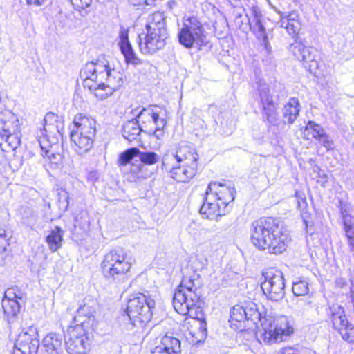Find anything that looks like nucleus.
<instances>
[{
	"label": "nucleus",
	"instance_id": "1",
	"mask_svg": "<svg viewBox=\"0 0 354 354\" xmlns=\"http://www.w3.org/2000/svg\"><path fill=\"white\" fill-rule=\"evenodd\" d=\"M83 86L97 98L102 100L111 96L123 84V75L111 68L104 59L87 62L80 72Z\"/></svg>",
	"mask_w": 354,
	"mask_h": 354
},
{
	"label": "nucleus",
	"instance_id": "2",
	"mask_svg": "<svg viewBox=\"0 0 354 354\" xmlns=\"http://www.w3.org/2000/svg\"><path fill=\"white\" fill-rule=\"evenodd\" d=\"M251 241L260 250L280 254L286 250L291 241L288 231L275 218H261L252 223Z\"/></svg>",
	"mask_w": 354,
	"mask_h": 354
},
{
	"label": "nucleus",
	"instance_id": "3",
	"mask_svg": "<svg viewBox=\"0 0 354 354\" xmlns=\"http://www.w3.org/2000/svg\"><path fill=\"white\" fill-rule=\"evenodd\" d=\"M244 308L245 320L251 321L257 328L260 323L261 328L259 330L260 337L269 344L283 341L284 337L293 333V328L289 326L286 317L275 319L268 315L265 308L261 304H257L252 301H245Z\"/></svg>",
	"mask_w": 354,
	"mask_h": 354
},
{
	"label": "nucleus",
	"instance_id": "4",
	"mask_svg": "<svg viewBox=\"0 0 354 354\" xmlns=\"http://www.w3.org/2000/svg\"><path fill=\"white\" fill-rule=\"evenodd\" d=\"M147 34L142 39L138 37L140 50L143 54H153L162 49L168 38L166 19L163 13L156 12L148 18Z\"/></svg>",
	"mask_w": 354,
	"mask_h": 354
},
{
	"label": "nucleus",
	"instance_id": "5",
	"mask_svg": "<svg viewBox=\"0 0 354 354\" xmlns=\"http://www.w3.org/2000/svg\"><path fill=\"white\" fill-rule=\"evenodd\" d=\"M132 266L126 250L118 248L110 250L103 257L100 269L104 278L110 283H120L127 280Z\"/></svg>",
	"mask_w": 354,
	"mask_h": 354
},
{
	"label": "nucleus",
	"instance_id": "6",
	"mask_svg": "<svg viewBox=\"0 0 354 354\" xmlns=\"http://www.w3.org/2000/svg\"><path fill=\"white\" fill-rule=\"evenodd\" d=\"M44 128L40 131L39 143L43 151V156H47L53 168H57L62 162V156L51 151L53 145L58 142V135H62L64 125L58 115L48 113L44 119Z\"/></svg>",
	"mask_w": 354,
	"mask_h": 354
},
{
	"label": "nucleus",
	"instance_id": "7",
	"mask_svg": "<svg viewBox=\"0 0 354 354\" xmlns=\"http://www.w3.org/2000/svg\"><path fill=\"white\" fill-rule=\"evenodd\" d=\"M20 126L17 116L9 110L0 113V148L2 151L17 157L21 144Z\"/></svg>",
	"mask_w": 354,
	"mask_h": 354
},
{
	"label": "nucleus",
	"instance_id": "8",
	"mask_svg": "<svg viewBox=\"0 0 354 354\" xmlns=\"http://www.w3.org/2000/svg\"><path fill=\"white\" fill-rule=\"evenodd\" d=\"M200 297L195 280L192 277H184L174 294V308L180 315L192 317L193 311L199 308Z\"/></svg>",
	"mask_w": 354,
	"mask_h": 354
},
{
	"label": "nucleus",
	"instance_id": "9",
	"mask_svg": "<svg viewBox=\"0 0 354 354\" xmlns=\"http://www.w3.org/2000/svg\"><path fill=\"white\" fill-rule=\"evenodd\" d=\"M95 120L78 114L73 120L74 129L70 137L75 151L80 155L87 153L93 146L95 135Z\"/></svg>",
	"mask_w": 354,
	"mask_h": 354
},
{
	"label": "nucleus",
	"instance_id": "10",
	"mask_svg": "<svg viewBox=\"0 0 354 354\" xmlns=\"http://www.w3.org/2000/svg\"><path fill=\"white\" fill-rule=\"evenodd\" d=\"M178 38L179 43L186 48H201L205 44V30L199 19L194 16L183 18V26Z\"/></svg>",
	"mask_w": 354,
	"mask_h": 354
},
{
	"label": "nucleus",
	"instance_id": "11",
	"mask_svg": "<svg viewBox=\"0 0 354 354\" xmlns=\"http://www.w3.org/2000/svg\"><path fill=\"white\" fill-rule=\"evenodd\" d=\"M155 301L143 293L133 295L128 301L127 313L130 319L140 323L149 322L153 315V309L155 308Z\"/></svg>",
	"mask_w": 354,
	"mask_h": 354
},
{
	"label": "nucleus",
	"instance_id": "12",
	"mask_svg": "<svg viewBox=\"0 0 354 354\" xmlns=\"http://www.w3.org/2000/svg\"><path fill=\"white\" fill-rule=\"evenodd\" d=\"M92 330L77 325L71 326L65 335V344L70 354H85L91 344L89 332Z\"/></svg>",
	"mask_w": 354,
	"mask_h": 354
},
{
	"label": "nucleus",
	"instance_id": "13",
	"mask_svg": "<svg viewBox=\"0 0 354 354\" xmlns=\"http://www.w3.org/2000/svg\"><path fill=\"white\" fill-rule=\"evenodd\" d=\"M198 155L194 147L183 141L178 143L175 151H167L162 158V167L169 169L171 162L176 161L177 164L183 163L185 165L197 167Z\"/></svg>",
	"mask_w": 354,
	"mask_h": 354
},
{
	"label": "nucleus",
	"instance_id": "14",
	"mask_svg": "<svg viewBox=\"0 0 354 354\" xmlns=\"http://www.w3.org/2000/svg\"><path fill=\"white\" fill-rule=\"evenodd\" d=\"M265 280L261 282V288L264 295L273 301H281L285 295V283L281 272L272 270L263 274Z\"/></svg>",
	"mask_w": 354,
	"mask_h": 354
},
{
	"label": "nucleus",
	"instance_id": "15",
	"mask_svg": "<svg viewBox=\"0 0 354 354\" xmlns=\"http://www.w3.org/2000/svg\"><path fill=\"white\" fill-rule=\"evenodd\" d=\"M330 315L333 327L340 333L342 339L349 343L354 342V326L349 323L343 307L333 304L329 307Z\"/></svg>",
	"mask_w": 354,
	"mask_h": 354
},
{
	"label": "nucleus",
	"instance_id": "16",
	"mask_svg": "<svg viewBox=\"0 0 354 354\" xmlns=\"http://www.w3.org/2000/svg\"><path fill=\"white\" fill-rule=\"evenodd\" d=\"M258 91L263 121L272 125H277L279 122L278 104L274 102L269 86L266 84H260Z\"/></svg>",
	"mask_w": 354,
	"mask_h": 354
},
{
	"label": "nucleus",
	"instance_id": "17",
	"mask_svg": "<svg viewBox=\"0 0 354 354\" xmlns=\"http://www.w3.org/2000/svg\"><path fill=\"white\" fill-rule=\"evenodd\" d=\"M290 51L297 59L303 62L304 67L311 73H315L318 68L317 51L313 47L306 46L295 41L290 47Z\"/></svg>",
	"mask_w": 354,
	"mask_h": 354
},
{
	"label": "nucleus",
	"instance_id": "18",
	"mask_svg": "<svg viewBox=\"0 0 354 354\" xmlns=\"http://www.w3.org/2000/svg\"><path fill=\"white\" fill-rule=\"evenodd\" d=\"M39 348L37 333L33 329L21 332L15 343L12 354H37Z\"/></svg>",
	"mask_w": 354,
	"mask_h": 354
},
{
	"label": "nucleus",
	"instance_id": "19",
	"mask_svg": "<svg viewBox=\"0 0 354 354\" xmlns=\"http://www.w3.org/2000/svg\"><path fill=\"white\" fill-rule=\"evenodd\" d=\"M96 308L94 301H88L80 306L73 320L75 325L93 330L97 325Z\"/></svg>",
	"mask_w": 354,
	"mask_h": 354
},
{
	"label": "nucleus",
	"instance_id": "20",
	"mask_svg": "<svg viewBox=\"0 0 354 354\" xmlns=\"http://www.w3.org/2000/svg\"><path fill=\"white\" fill-rule=\"evenodd\" d=\"M215 192L214 196H216V200L223 205L225 209L227 205L234 199L235 190L234 187H225L221 183L211 182L206 190V195L209 196Z\"/></svg>",
	"mask_w": 354,
	"mask_h": 354
},
{
	"label": "nucleus",
	"instance_id": "21",
	"mask_svg": "<svg viewBox=\"0 0 354 354\" xmlns=\"http://www.w3.org/2000/svg\"><path fill=\"white\" fill-rule=\"evenodd\" d=\"M118 45L120 50L124 56L125 60L127 63L134 65L140 64V59L136 57L131 44L129 40V28L122 25L120 26L118 32Z\"/></svg>",
	"mask_w": 354,
	"mask_h": 354
},
{
	"label": "nucleus",
	"instance_id": "22",
	"mask_svg": "<svg viewBox=\"0 0 354 354\" xmlns=\"http://www.w3.org/2000/svg\"><path fill=\"white\" fill-rule=\"evenodd\" d=\"M18 299L21 300V297L17 295L13 289H8L5 292L1 306L8 321L15 317L20 311L21 306Z\"/></svg>",
	"mask_w": 354,
	"mask_h": 354
},
{
	"label": "nucleus",
	"instance_id": "23",
	"mask_svg": "<svg viewBox=\"0 0 354 354\" xmlns=\"http://www.w3.org/2000/svg\"><path fill=\"white\" fill-rule=\"evenodd\" d=\"M63 335L57 333H49L42 340L39 354H60L63 348Z\"/></svg>",
	"mask_w": 354,
	"mask_h": 354
},
{
	"label": "nucleus",
	"instance_id": "24",
	"mask_svg": "<svg viewBox=\"0 0 354 354\" xmlns=\"http://www.w3.org/2000/svg\"><path fill=\"white\" fill-rule=\"evenodd\" d=\"M147 109L142 108L136 115V118L128 120L123 125V137L129 142L136 140L141 131L147 132L139 124L138 119L146 115Z\"/></svg>",
	"mask_w": 354,
	"mask_h": 354
},
{
	"label": "nucleus",
	"instance_id": "25",
	"mask_svg": "<svg viewBox=\"0 0 354 354\" xmlns=\"http://www.w3.org/2000/svg\"><path fill=\"white\" fill-rule=\"evenodd\" d=\"M180 342L176 337L165 335L151 351V354H180Z\"/></svg>",
	"mask_w": 354,
	"mask_h": 354
},
{
	"label": "nucleus",
	"instance_id": "26",
	"mask_svg": "<svg viewBox=\"0 0 354 354\" xmlns=\"http://www.w3.org/2000/svg\"><path fill=\"white\" fill-rule=\"evenodd\" d=\"M197 167H192V165H185L183 164V166H175L174 162H171V165H169V169H165L169 170L171 176L174 180L178 182H186L193 178L196 171Z\"/></svg>",
	"mask_w": 354,
	"mask_h": 354
},
{
	"label": "nucleus",
	"instance_id": "27",
	"mask_svg": "<svg viewBox=\"0 0 354 354\" xmlns=\"http://www.w3.org/2000/svg\"><path fill=\"white\" fill-rule=\"evenodd\" d=\"M280 14V21L279 24L280 27L286 30L290 35H295L300 29V23L298 18L299 15L296 12H290L288 15L279 12Z\"/></svg>",
	"mask_w": 354,
	"mask_h": 354
},
{
	"label": "nucleus",
	"instance_id": "28",
	"mask_svg": "<svg viewBox=\"0 0 354 354\" xmlns=\"http://www.w3.org/2000/svg\"><path fill=\"white\" fill-rule=\"evenodd\" d=\"M146 115L151 118L153 123L156 125L155 129L150 128L146 129L147 134L153 136L158 140L162 139L165 135L164 129L167 124V121L164 118H160L159 114L153 110L149 112L147 109Z\"/></svg>",
	"mask_w": 354,
	"mask_h": 354
},
{
	"label": "nucleus",
	"instance_id": "29",
	"mask_svg": "<svg viewBox=\"0 0 354 354\" xmlns=\"http://www.w3.org/2000/svg\"><path fill=\"white\" fill-rule=\"evenodd\" d=\"M250 25V28L257 34L258 39H261V45H263L266 50L269 53L271 47L268 43V37L266 34V28L261 21V16L255 14Z\"/></svg>",
	"mask_w": 354,
	"mask_h": 354
},
{
	"label": "nucleus",
	"instance_id": "30",
	"mask_svg": "<svg viewBox=\"0 0 354 354\" xmlns=\"http://www.w3.org/2000/svg\"><path fill=\"white\" fill-rule=\"evenodd\" d=\"M221 209H223V205L218 201L216 203L211 202L209 199V196L207 195L199 212L201 214L204 215L205 218L211 219L215 216H221L222 213Z\"/></svg>",
	"mask_w": 354,
	"mask_h": 354
},
{
	"label": "nucleus",
	"instance_id": "31",
	"mask_svg": "<svg viewBox=\"0 0 354 354\" xmlns=\"http://www.w3.org/2000/svg\"><path fill=\"white\" fill-rule=\"evenodd\" d=\"M63 236L64 231L58 226L50 230L46 236V242L51 252H55L62 247Z\"/></svg>",
	"mask_w": 354,
	"mask_h": 354
},
{
	"label": "nucleus",
	"instance_id": "32",
	"mask_svg": "<svg viewBox=\"0 0 354 354\" xmlns=\"http://www.w3.org/2000/svg\"><path fill=\"white\" fill-rule=\"evenodd\" d=\"M299 103L297 98H291L284 106L283 116L284 123L292 124L297 118L299 109Z\"/></svg>",
	"mask_w": 354,
	"mask_h": 354
},
{
	"label": "nucleus",
	"instance_id": "33",
	"mask_svg": "<svg viewBox=\"0 0 354 354\" xmlns=\"http://www.w3.org/2000/svg\"><path fill=\"white\" fill-rule=\"evenodd\" d=\"M138 157L143 165H153L156 164L160 156L154 151H142L138 149Z\"/></svg>",
	"mask_w": 354,
	"mask_h": 354
},
{
	"label": "nucleus",
	"instance_id": "34",
	"mask_svg": "<svg viewBox=\"0 0 354 354\" xmlns=\"http://www.w3.org/2000/svg\"><path fill=\"white\" fill-rule=\"evenodd\" d=\"M138 149L132 147L121 153L118 160V166H125L131 162L134 157H138Z\"/></svg>",
	"mask_w": 354,
	"mask_h": 354
},
{
	"label": "nucleus",
	"instance_id": "35",
	"mask_svg": "<svg viewBox=\"0 0 354 354\" xmlns=\"http://www.w3.org/2000/svg\"><path fill=\"white\" fill-rule=\"evenodd\" d=\"M341 214L345 233H346L347 231H354V216L349 214L346 206H341Z\"/></svg>",
	"mask_w": 354,
	"mask_h": 354
},
{
	"label": "nucleus",
	"instance_id": "36",
	"mask_svg": "<svg viewBox=\"0 0 354 354\" xmlns=\"http://www.w3.org/2000/svg\"><path fill=\"white\" fill-rule=\"evenodd\" d=\"M245 316L244 303L235 305L230 310V319L232 320L240 322L245 320Z\"/></svg>",
	"mask_w": 354,
	"mask_h": 354
},
{
	"label": "nucleus",
	"instance_id": "37",
	"mask_svg": "<svg viewBox=\"0 0 354 354\" xmlns=\"http://www.w3.org/2000/svg\"><path fill=\"white\" fill-rule=\"evenodd\" d=\"M292 290L296 296L306 295L309 292L308 283L304 280H299L293 283Z\"/></svg>",
	"mask_w": 354,
	"mask_h": 354
},
{
	"label": "nucleus",
	"instance_id": "38",
	"mask_svg": "<svg viewBox=\"0 0 354 354\" xmlns=\"http://www.w3.org/2000/svg\"><path fill=\"white\" fill-rule=\"evenodd\" d=\"M57 203L59 210L66 212L69 205V195L65 189H59L57 192Z\"/></svg>",
	"mask_w": 354,
	"mask_h": 354
},
{
	"label": "nucleus",
	"instance_id": "39",
	"mask_svg": "<svg viewBox=\"0 0 354 354\" xmlns=\"http://www.w3.org/2000/svg\"><path fill=\"white\" fill-rule=\"evenodd\" d=\"M306 130L310 133L313 137L317 140L324 132V129L313 121H309L306 126Z\"/></svg>",
	"mask_w": 354,
	"mask_h": 354
},
{
	"label": "nucleus",
	"instance_id": "40",
	"mask_svg": "<svg viewBox=\"0 0 354 354\" xmlns=\"http://www.w3.org/2000/svg\"><path fill=\"white\" fill-rule=\"evenodd\" d=\"M10 236L5 229L0 227V259H3Z\"/></svg>",
	"mask_w": 354,
	"mask_h": 354
},
{
	"label": "nucleus",
	"instance_id": "41",
	"mask_svg": "<svg viewBox=\"0 0 354 354\" xmlns=\"http://www.w3.org/2000/svg\"><path fill=\"white\" fill-rule=\"evenodd\" d=\"M323 147L327 150H330L334 148V142L332 138L324 132L317 140Z\"/></svg>",
	"mask_w": 354,
	"mask_h": 354
},
{
	"label": "nucleus",
	"instance_id": "42",
	"mask_svg": "<svg viewBox=\"0 0 354 354\" xmlns=\"http://www.w3.org/2000/svg\"><path fill=\"white\" fill-rule=\"evenodd\" d=\"M93 0H70L74 8L81 12L82 10L89 7Z\"/></svg>",
	"mask_w": 354,
	"mask_h": 354
},
{
	"label": "nucleus",
	"instance_id": "43",
	"mask_svg": "<svg viewBox=\"0 0 354 354\" xmlns=\"http://www.w3.org/2000/svg\"><path fill=\"white\" fill-rule=\"evenodd\" d=\"M130 3L136 6H146L152 4L155 0H128Z\"/></svg>",
	"mask_w": 354,
	"mask_h": 354
},
{
	"label": "nucleus",
	"instance_id": "44",
	"mask_svg": "<svg viewBox=\"0 0 354 354\" xmlns=\"http://www.w3.org/2000/svg\"><path fill=\"white\" fill-rule=\"evenodd\" d=\"M346 234V236L348 239V243L350 247V250H354V231H347Z\"/></svg>",
	"mask_w": 354,
	"mask_h": 354
},
{
	"label": "nucleus",
	"instance_id": "45",
	"mask_svg": "<svg viewBox=\"0 0 354 354\" xmlns=\"http://www.w3.org/2000/svg\"><path fill=\"white\" fill-rule=\"evenodd\" d=\"M279 354H302L301 351L292 347H288L282 349Z\"/></svg>",
	"mask_w": 354,
	"mask_h": 354
},
{
	"label": "nucleus",
	"instance_id": "46",
	"mask_svg": "<svg viewBox=\"0 0 354 354\" xmlns=\"http://www.w3.org/2000/svg\"><path fill=\"white\" fill-rule=\"evenodd\" d=\"M100 177V175L96 171H91L88 173L87 180L91 182L96 181Z\"/></svg>",
	"mask_w": 354,
	"mask_h": 354
},
{
	"label": "nucleus",
	"instance_id": "47",
	"mask_svg": "<svg viewBox=\"0 0 354 354\" xmlns=\"http://www.w3.org/2000/svg\"><path fill=\"white\" fill-rule=\"evenodd\" d=\"M335 286L339 288H344L347 286V282L346 279L339 277L335 280Z\"/></svg>",
	"mask_w": 354,
	"mask_h": 354
},
{
	"label": "nucleus",
	"instance_id": "48",
	"mask_svg": "<svg viewBox=\"0 0 354 354\" xmlns=\"http://www.w3.org/2000/svg\"><path fill=\"white\" fill-rule=\"evenodd\" d=\"M26 1L28 5L40 6L44 3L45 0H26Z\"/></svg>",
	"mask_w": 354,
	"mask_h": 354
},
{
	"label": "nucleus",
	"instance_id": "49",
	"mask_svg": "<svg viewBox=\"0 0 354 354\" xmlns=\"http://www.w3.org/2000/svg\"><path fill=\"white\" fill-rule=\"evenodd\" d=\"M350 298L353 304H354V283L351 281V286L350 287Z\"/></svg>",
	"mask_w": 354,
	"mask_h": 354
},
{
	"label": "nucleus",
	"instance_id": "50",
	"mask_svg": "<svg viewBox=\"0 0 354 354\" xmlns=\"http://www.w3.org/2000/svg\"><path fill=\"white\" fill-rule=\"evenodd\" d=\"M176 2L175 1H169L167 3V6L170 9H172L174 6H176Z\"/></svg>",
	"mask_w": 354,
	"mask_h": 354
},
{
	"label": "nucleus",
	"instance_id": "51",
	"mask_svg": "<svg viewBox=\"0 0 354 354\" xmlns=\"http://www.w3.org/2000/svg\"><path fill=\"white\" fill-rule=\"evenodd\" d=\"M142 167H143V165H138V166H136V169H137V170H139V171H140Z\"/></svg>",
	"mask_w": 354,
	"mask_h": 354
}]
</instances>
